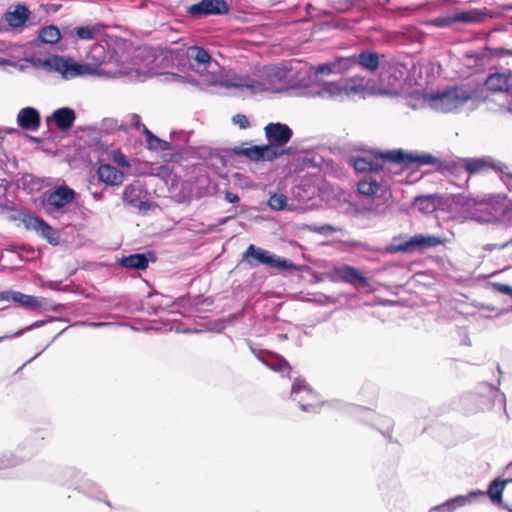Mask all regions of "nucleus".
I'll return each mask as SVG.
<instances>
[{
	"label": "nucleus",
	"instance_id": "f257e3e1",
	"mask_svg": "<svg viewBox=\"0 0 512 512\" xmlns=\"http://www.w3.org/2000/svg\"><path fill=\"white\" fill-rule=\"evenodd\" d=\"M265 135L269 145H254L247 148L235 146L230 150L233 154L245 156L251 161H273L287 152L285 149L279 150L278 147L285 146L291 140L293 131L287 124L269 123L265 127Z\"/></svg>",
	"mask_w": 512,
	"mask_h": 512
},
{
	"label": "nucleus",
	"instance_id": "f03ea898",
	"mask_svg": "<svg viewBox=\"0 0 512 512\" xmlns=\"http://www.w3.org/2000/svg\"><path fill=\"white\" fill-rule=\"evenodd\" d=\"M380 158L393 164H400L410 167L413 164L417 166L437 165V170L442 173H448L458 176L464 171L463 158L458 160L440 161L437 157L429 153L407 152L402 149L387 150L380 153Z\"/></svg>",
	"mask_w": 512,
	"mask_h": 512
},
{
	"label": "nucleus",
	"instance_id": "7ed1b4c3",
	"mask_svg": "<svg viewBox=\"0 0 512 512\" xmlns=\"http://www.w3.org/2000/svg\"><path fill=\"white\" fill-rule=\"evenodd\" d=\"M500 383V378L497 379L496 384L481 382L476 392L461 396L460 403L462 409L468 414L489 410L496 406L505 410L506 397L498 388Z\"/></svg>",
	"mask_w": 512,
	"mask_h": 512
},
{
	"label": "nucleus",
	"instance_id": "20e7f679",
	"mask_svg": "<svg viewBox=\"0 0 512 512\" xmlns=\"http://www.w3.org/2000/svg\"><path fill=\"white\" fill-rule=\"evenodd\" d=\"M481 98L480 91L469 84L454 86L443 92L433 94L429 98L430 106L440 112L448 113L469 100Z\"/></svg>",
	"mask_w": 512,
	"mask_h": 512
},
{
	"label": "nucleus",
	"instance_id": "39448f33",
	"mask_svg": "<svg viewBox=\"0 0 512 512\" xmlns=\"http://www.w3.org/2000/svg\"><path fill=\"white\" fill-rule=\"evenodd\" d=\"M367 87L368 80L365 77L355 76L338 82H324L320 87L310 89L309 93L313 97L344 100L365 92Z\"/></svg>",
	"mask_w": 512,
	"mask_h": 512
},
{
	"label": "nucleus",
	"instance_id": "423d86ee",
	"mask_svg": "<svg viewBox=\"0 0 512 512\" xmlns=\"http://www.w3.org/2000/svg\"><path fill=\"white\" fill-rule=\"evenodd\" d=\"M242 260L251 268L265 265L279 271H302L305 266L293 263L287 258L280 257L271 251L250 244L242 255Z\"/></svg>",
	"mask_w": 512,
	"mask_h": 512
},
{
	"label": "nucleus",
	"instance_id": "0eeeda50",
	"mask_svg": "<svg viewBox=\"0 0 512 512\" xmlns=\"http://www.w3.org/2000/svg\"><path fill=\"white\" fill-rule=\"evenodd\" d=\"M49 72H56L65 80H71L84 75L92 74L94 68L89 64L75 61L71 57L51 54V65Z\"/></svg>",
	"mask_w": 512,
	"mask_h": 512
},
{
	"label": "nucleus",
	"instance_id": "6e6552de",
	"mask_svg": "<svg viewBox=\"0 0 512 512\" xmlns=\"http://www.w3.org/2000/svg\"><path fill=\"white\" fill-rule=\"evenodd\" d=\"M63 479L58 481L63 485L73 486L88 497L101 500L104 495L100 487L90 479L84 478L81 472L73 467H66L61 470Z\"/></svg>",
	"mask_w": 512,
	"mask_h": 512
},
{
	"label": "nucleus",
	"instance_id": "1a4fd4ad",
	"mask_svg": "<svg viewBox=\"0 0 512 512\" xmlns=\"http://www.w3.org/2000/svg\"><path fill=\"white\" fill-rule=\"evenodd\" d=\"M397 238H394V242L384 248V252L388 254L398 252H412L416 250H423L426 248H433L443 244V240L434 235L417 234L410 237L401 243H396Z\"/></svg>",
	"mask_w": 512,
	"mask_h": 512
},
{
	"label": "nucleus",
	"instance_id": "9d476101",
	"mask_svg": "<svg viewBox=\"0 0 512 512\" xmlns=\"http://www.w3.org/2000/svg\"><path fill=\"white\" fill-rule=\"evenodd\" d=\"M291 398L304 412L318 413L320 409L317 393L301 378H296L291 388Z\"/></svg>",
	"mask_w": 512,
	"mask_h": 512
},
{
	"label": "nucleus",
	"instance_id": "9b49d317",
	"mask_svg": "<svg viewBox=\"0 0 512 512\" xmlns=\"http://www.w3.org/2000/svg\"><path fill=\"white\" fill-rule=\"evenodd\" d=\"M230 6L226 0H200L187 7L188 15L193 19L208 16H222L229 12Z\"/></svg>",
	"mask_w": 512,
	"mask_h": 512
},
{
	"label": "nucleus",
	"instance_id": "f8f14e48",
	"mask_svg": "<svg viewBox=\"0 0 512 512\" xmlns=\"http://www.w3.org/2000/svg\"><path fill=\"white\" fill-rule=\"evenodd\" d=\"M355 415L358 419L377 429L389 442H393L392 430L394 422L388 417H382L366 407H356Z\"/></svg>",
	"mask_w": 512,
	"mask_h": 512
},
{
	"label": "nucleus",
	"instance_id": "ddd939ff",
	"mask_svg": "<svg viewBox=\"0 0 512 512\" xmlns=\"http://www.w3.org/2000/svg\"><path fill=\"white\" fill-rule=\"evenodd\" d=\"M23 225L27 230L35 231L41 238L49 244L57 246L60 243L59 233L43 218L25 214L22 219Z\"/></svg>",
	"mask_w": 512,
	"mask_h": 512
},
{
	"label": "nucleus",
	"instance_id": "4468645a",
	"mask_svg": "<svg viewBox=\"0 0 512 512\" xmlns=\"http://www.w3.org/2000/svg\"><path fill=\"white\" fill-rule=\"evenodd\" d=\"M247 343L253 355L269 369L276 372L291 370L290 364L281 355L267 350L257 349L253 346L251 341H247Z\"/></svg>",
	"mask_w": 512,
	"mask_h": 512
},
{
	"label": "nucleus",
	"instance_id": "2eb2a0df",
	"mask_svg": "<svg viewBox=\"0 0 512 512\" xmlns=\"http://www.w3.org/2000/svg\"><path fill=\"white\" fill-rule=\"evenodd\" d=\"M157 260L156 253L148 250L142 253H133L117 259V264L122 268L136 271H144L150 263Z\"/></svg>",
	"mask_w": 512,
	"mask_h": 512
},
{
	"label": "nucleus",
	"instance_id": "dca6fc26",
	"mask_svg": "<svg viewBox=\"0 0 512 512\" xmlns=\"http://www.w3.org/2000/svg\"><path fill=\"white\" fill-rule=\"evenodd\" d=\"M464 172L468 176L478 174L489 169L503 172V169H507V166L502 162L495 161L491 157L481 158H463Z\"/></svg>",
	"mask_w": 512,
	"mask_h": 512
},
{
	"label": "nucleus",
	"instance_id": "f3484780",
	"mask_svg": "<svg viewBox=\"0 0 512 512\" xmlns=\"http://www.w3.org/2000/svg\"><path fill=\"white\" fill-rule=\"evenodd\" d=\"M146 193L140 181H135L127 185L123 191V201L132 207L138 208L139 211L146 212L150 210L152 204L148 200H142Z\"/></svg>",
	"mask_w": 512,
	"mask_h": 512
},
{
	"label": "nucleus",
	"instance_id": "a211bd4d",
	"mask_svg": "<svg viewBox=\"0 0 512 512\" xmlns=\"http://www.w3.org/2000/svg\"><path fill=\"white\" fill-rule=\"evenodd\" d=\"M77 193L74 189L63 184L57 186L47 196V204L55 211H60L66 205L72 203L76 199Z\"/></svg>",
	"mask_w": 512,
	"mask_h": 512
},
{
	"label": "nucleus",
	"instance_id": "6ab92c4d",
	"mask_svg": "<svg viewBox=\"0 0 512 512\" xmlns=\"http://www.w3.org/2000/svg\"><path fill=\"white\" fill-rule=\"evenodd\" d=\"M334 280H339L354 286L368 287L369 280L353 266L342 265L333 270Z\"/></svg>",
	"mask_w": 512,
	"mask_h": 512
},
{
	"label": "nucleus",
	"instance_id": "aec40b11",
	"mask_svg": "<svg viewBox=\"0 0 512 512\" xmlns=\"http://www.w3.org/2000/svg\"><path fill=\"white\" fill-rule=\"evenodd\" d=\"M453 13L455 22L463 23L466 25L480 24L485 22L488 18L494 17V12L487 8L456 10Z\"/></svg>",
	"mask_w": 512,
	"mask_h": 512
},
{
	"label": "nucleus",
	"instance_id": "412c9836",
	"mask_svg": "<svg viewBox=\"0 0 512 512\" xmlns=\"http://www.w3.org/2000/svg\"><path fill=\"white\" fill-rule=\"evenodd\" d=\"M0 301H13L22 307L33 309L41 307L46 302V299L27 295L19 291L7 290L0 292Z\"/></svg>",
	"mask_w": 512,
	"mask_h": 512
},
{
	"label": "nucleus",
	"instance_id": "4be33fe9",
	"mask_svg": "<svg viewBox=\"0 0 512 512\" xmlns=\"http://www.w3.org/2000/svg\"><path fill=\"white\" fill-rule=\"evenodd\" d=\"M18 126L25 131H37L41 124L39 111L34 107H24L17 115Z\"/></svg>",
	"mask_w": 512,
	"mask_h": 512
},
{
	"label": "nucleus",
	"instance_id": "5701e85b",
	"mask_svg": "<svg viewBox=\"0 0 512 512\" xmlns=\"http://www.w3.org/2000/svg\"><path fill=\"white\" fill-rule=\"evenodd\" d=\"M512 85V71L495 72L490 74L485 80V86L492 92H508Z\"/></svg>",
	"mask_w": 512,
	"mask_h": 512
},
{
	"label": "nucleus",
	"instance_id": "b1692460",
	"mask_svg": "<svg viewBox=\"0 0 512 512\" xmlns=\"http://www.w3.org/2000/svg\"><path fill=\"white\" fill-rule=\"evenodd\" d=\"M50 119L59 131L65 132L73 127L76 120V113L70 107H61L53 111Z\"/></svg>",
	"mask_w": 512,
	"mask_h": 512
},
{
	"label": "nucleus",
	"instance_id": "393cba45",
	"mask_svg": "<svg viewBox=\"0 0 512 512\" xmlns=\"http://www.w3.org/2000/svg\"><path fill=\"white\" fill-rule=\"evenodd\" d=\"M354 60L356 67L370 73H375L380 66V55L369 49H362L359 53H355Z\"/></svg>",
	"mask_w": 512,
	"mask_h": 512
},
{
	"label": "nucleus",
	"instance_id": "a878e982",
	"mask_svg": "<svg viewBox=\"0 0 512 512\" xmlns=\"http://www.w3.org/2000/svg\"><path fill=\"white\" fill-rule=\"evenodd\" d=\"M222 85L226 88H246L249 89L252 93H261L269 89L264 81L250 77L239 78L235 81H225Z\"/></svg>",
	"mask_w": 512,
	"mask_h": 512
},
{
	"label": "nucleus",
	"instance_id": "bb28decb",
	"mask_svg": "<svg viewBox=\"0 0 512 512\" xmlns=\"http://www.w3.org/2000/svg\"><path fill=\"white\" fill-rule=\"evenodd\" d=\"M97 175L99 181L111 186L120 185L124 180V174L111 164L100 165Z\"/></svg>",
	"mask_w": 512,
	"mask_h": 512
},
{
	"label": "nucleus",
	"instance_id": "cd10ccee",
	"mask_svg": "<svg viewBox=\"0 0 512 512\" xmlns=\"http://www.w3.org/2000/svg\"><path fill=\"white\" fill-rule=\"evenodd\" d=\"M40 448V439L36 435H29L17 447L16 454H18L23 462L29 461Z\"/></svg>",
	"mask_w": 512,
	"mask_h": 512
},
{
	"label": "nucleus",
	"instance_id": "c85d7f7f",
	"mask_svg": "<svg viewBox=\"0 0 512 512\" xmlns=\"http://www.w3.org/2000/svg\"><path fill=\"white\" fill-rule=\"evenodd\" d=\"M30 11L25 5H17L13 11H7L4 19L12 28H19L25 25L30 17Z\"/></svg>",
	"mask_w": 512,
	"mask_h": 512
},
{
	"label": "nucleus",
	"instance_id": "c756f323",
	"mask_svg": "<svg viewBox=\"0 0 512 512\" xmlns=\"http://www.w3.org/2000/svg\"><path fill=\"white\" fill-rule=\"evenodd\" d=\"M507 485V481L501 478L493 479L489 485L488 489L484 492L483 496H487L491 503L494 505H498L499 507L504 503L503 502V492Z\"/></svg>",
	"mask_w": 512,
	"mask_h": 512
},
{
	"label": "nucleus",
	"instance_id": "7c9ffc66",
	"mask_svg": "<svg viewBox=\"0 0 512 512\" xmlns=\"http://www.w3.org/2000/svg\"><path fill=\"white\" fill-rule=\"evenodd\" d=\"M482 490H472L466 495H457L444 502V506H448V512H454L456 509L470 505L474 499L483 496Z\"/></svg>",
	"mask_w": 512,
	"mask_h": 512
},
{
	"label": "nucleus",
	"instance_id": "2f4dec72",
	"mask_svg": "<svg viewBox=\"0 0 512 512\" xmlns=\"http://www.w3.org/2000/svg\"><path fill=\"white\" fill-rule=\"evenodd\" d=\"M61 39V33L57 26L49 25L40 29L38 37L32 41L33 46L41 44H56Z\"/></svg>",
	"mask_w": 512,
	"mask_h": 512
},
{
	"label": "nucleus",
	"instance_id": "473e14b6",
	"mask_svg": "<svg viewBox=\"0 0 512 512\" xmlns=\"http://www.w3.org/2000/svg\"><path fill=\"white\" fill-rule=\"evenodd\" d=\"M23 463V459L15 452L3 453L0 455V479L5 477V470L14 468Z\"/></svg>",
	"mask_w": 512,
	"mask_h": 512
},
{
	"label": "nucleus",
	"instance_id": "72a5a7b5",
	"mask_svg": "<svg viewBox=\"0 0 512 512\" xmlns=\"http://www.w3.org/2000/svg\"><path fill=\"white\" fill-rule=\"evenodd\" d=\"M380 189V185L372 176H367L357 184V190L360 194L365 196H374Z\"/></svg>",
	"mask_w": 512,
	"mask_h": 512
},
{
	"label": "nucleus",
	"instance_id": "f704fd0d",
	"mask_svg": "<svg viewBox=\"0 0 512 512\" xmlns=\"http://www.w3.org/2000/svg\"><path fill=\"white\" fill-rule=\"evenodd\" d=\"M187 57L194 60L199 65L209 64L212 60L208 50L199 46L188 48Z\"/></svg>",
	"mask_w": 512,
	"mask_h": 512
},
{
	"label": "nucleus",
	"instance_id": "c9c22d12",
	"mask_svg": "<svg viewBox=\"0 0 512 512\" xmlns=\"http://www.w3.org/2000/svg\"><path fill=\"white\" fill-rule=\"evenodd\" d=\"M354 169L358 172H378L382 165L365 157H357L353 163Z\"/></svg>",
	"mask_w": 512,
	"mask_h": 512
},
{
	"label": "nucleus",
	"instance_id": "e433bc0d",
	"mask_svg": "<svg viewBox=\"0 0 512 512\" xmlns=\"http://www.w3.org/2000/svg\"><path fill=\"white\" fill-rule=\"evenodd\" d=\"M504 239L500 243L486 244L483 246V250L492 252L493 250H504L512 246V226H506L502 235Z\"/></svg>",
	"mask_w": 512,
	"mask_h": 512
},
{
	"label": "nucleus",
	"instance_id": "4c0bfd02",
	"mask_svg": "<svg viewBox=\"0 0 512 512\" xmlns=\"http://www.w3.org/2000/svg\"><path fill=\"white\" fill-rule=\"evenodd\" d=\"M333 62L335 63V70L337 74L347 73L356 68L354 54L347 57H335Z\"/></svg>",
	"mask_w": 512,
	"mask_h": 512
},
{
	"label": "nucleus",
	"instance_id": "58836bf2",
	"mask_svg": "<svg viewBox=\"0 0 512 512\" xmlns=\"http://www.w3.org/2000/svg\"><path fill=\"white\" fill-rule=\"evenodd\" d=\"M148 297L152 299V302L146 303L149 314L157 315L160 310L169 306L168 303H164V296L157 292L149 293Z\"/></svg>",
	"mask_w": 512,
	"mask_h": 512
},
{
	"label": "nucleus",
	"instance_id": "ea45409f",
	"mask_svg": "<svg viewBox=\"0 0 512 512\" xmlns=\"http://www.w3.org/2000/svg\"><path fill=\"white\" fill-rule=\"evenodd\" d=\"M415 206L422 213H432L435 208V200L432 195H421L415 198Z\"/></svg>",
	"mask_w": 512,
	"mask_h": 512
},
{
	"label": "nucleus",
	"instance_id": "a19ab883",
	"mask_svg": "<svg viewBox=\"0 0 512 512\" xmlns=\"http://www.w3.org/2000/svg\"><path fill=\"white\" fill-rule=\"evenodd\" d=\"M100 33V27L97 25L79 26L75 28V34L81 40H92Z\"/></svg>",
	"mask_w": 512,
	"mask_h": 512
},
{
	"label": "nucleus",
	"instance_id": "79ce46f5",
	"mask_svg": "<svg viewBox=\"0 0 512 512\" xmlns=\"http://www.w3.org/2000/svg\"><path fill=\"white\" fill-rule=\"evenodd\" d=\"M288 198L284 194L274 193L268 200V206L275 211L284 210L287 206Z\"/></svg>",
	"mask_w": 512,
	"mask_h": 512
},
{
	"label": "nucleus",
	"instance_id": "37998d69",
	"mask_svg": "<svg viewBox=\"0 0 512 512\" xmlns=\"http://www.w3.org/2000/svg\"><path fill=\"white\" fill-rule=\"evenodd\" d=\"M25 62L29 63L31 66H33L35 68H41V69L49 72L50 65H51V55H49L45 58H40L38 56L32 55V56L26 57Z\"/></svg>",
	"mask_w": 512,
	"mask_h": 512
},
{
	"label": "nucleus",
	"instance_id": "c03bdc74",
	"mask_svg": "<svg viewBox=\"0 0 512 512\" xmlns=\"http://www.w3.org/2000/svg\"><path fill=\"white\" fill-rule=\"evenodd\" d=\"M454 23H456L454 20V13H452L451 15H446V16H438V17L432 18L429 21L430 25L437 27V28H448V27H451Z\"/></svg>",
	"mask_w": 512,
	"mask_h": 512
},
{
	"label": "nucleus",
	"instance_id": "a18cd8bd",
	"mask_svg": "<svg viewBox=\"0 0 512 512\" xmlns=\"http://www.w3.org/2000/svg\"><path fill=\"white\" fill-rule=\"evenodd\" d=\"M493 208L486 206L481 214L475 216L474 219L480 223H492L498 220V216L492 212Z\"/></svg>",
	"mask_w": 512,
	"mask_h": 512
},
{
	"label": "nucleus",
	"instance_id": "49530a36",
	"mask_svg": "<svg viewBox=\"0 0 512 512\" xmlns=\"http://www.w3.org/2000/svg\"><path fill=\"white\" fill-rule=\"evenodd\" d=\"M316 74H321V75L337 74L336 70H335V63L333 62V60L319 64L316 68Z\"/></svg>",
	"mask_w": 512,
	"mask_h": 512
},
{
	"label": "nucleus",
	"instance_id": "de8ad7c7",
	"mask_svg": "<svg viewBox=\"0 0 512 512\" xmlns=\"http://www.w3.org/2000/svg\"><path fill=\"white\" fill-rule=\"evenodd\" d=\"M308 229L311 232H315V233H318V234H321V235H324V236H329L333 232L336 231V228L333 227L332 225H329V224H324V225H321V226L309 225Z\"/></svg>",
	"mask_w": 512,
	"mask_h": 512
},
{
	"label": "nucleus",
	"instance_id": "09e8293b",
	"mask_svg": "<svg viewBox=\"0 0 512 512\" xmlns=\"http://www.w3.org/2000/svg\"><path fill=\"white\" fill-rule=\"evenodd\" d=\"M143 133L146 138V142L150 149H156L157 143L160 142V138L154 135L146 126H143Z\"/></svg>",
	"mask_w": 512,
	"mask_h": 512
},
{
	"label": "nucleus",
	"instance_id": "8fccbe9b",
	"mask_svg": "<svg viewBox=\"0 0 512 512\" xmlns=\"http://www.w3.org/2000/svg\"><path fill=\"white\" fill-rule=\"evenodd\" d=\"M232 121L238 125L240 129H247L250 127V122L244 114H236L233 116Z\"/></svg>",
	"mask_w": 512,
	"mask_h": 512
},
{
	"label": "nucleus",
	"instance_id": "3c124183",
	"mask_svg": "<svg viewBox=\"0 0 512 512\" xmlns=\"http://www.w3.org/2000/svg\"><path fill=\"white\" fill-rule=\"evenodd\" d=\"M493 288L502 294L509 295L512 298V287L508 284L494 283Z\"/></svg>",
	"mask_w": 512,
	"mask_h": 512
},
{
	"label": "nucleus",
	"instance_id": "603ef678",
	"mask_svg": "<svg viewBox=\"0 0 512 512\" xmlns=\"http://www.w3.org/2000/svg\"><path fill=\"white\" fill-rule=\"evenodd\" d=\"M489 50L491 52H493V55L498 58L512 56V49L498 47V48H493V49H489Z\"/></svg>",
	"mask_w": 512,
	"mask_h": 512
},
{
	"label": "nucleus",
	"instance_id": "864d4df0",
	"mask_svg": "<svg viewBox=\"0 0 512 512\" xmlns=\"http://www.w3.org/2000/svg\"><path fill=\"white\" fill-rule=\"evenodd\" d=\"M129 125L131 127L136 128V129H140V128L143 129V126H145L141 122V117L138 114H131V115H129Z\"/></svg>",
	"mask_w": 512,
	"mask_h": 512
},
{
	"label": "nucleus",
	"instance_id": "5fc2aeb1",
	"mask_svg": "<svg viewBox=\"0 0 512 512\" xmlns=\"http://www.w3.org/2000/svg\"><path fill=\"white\" fill-rule=\"evenodd\" d=\"M47 321L46 320H38V321H35L34 323H32L31 325L21 329L20 331H18L16 333V336H21L24 332H27V331H30V330H33V329H36V328H39V327H42Z\"/></svg>",
	"mask_w": 512,
	"mask_h": 512
},
{
	"label": "nucleus",
	"instance_id": "6e6d98bb",
	"mask_svg": "<svg viewBox=\"0 0 512 512\" xmlns=\"http://www.w3.org/2000/svg\"><path fill=\"white\" fill-rule=\"evenodd\" d=\"M74 325H80V326H88L93 328H99L110 325L108 322H88V321H81L77 322Z\"/></svg>",
	"mask_w": 512,
	"mask_h": 512
},
{
	"label": "nucleus",
	"instance_id": "4d7b16f0",
	"mask_svg": "<svg viewBox=\"0 0 512 512\" xmlns=\"http://www.w3.org/2000/svg\"><path fill=\"white\" fill-rule=\"evenodd\" d=\"M225 200H226L228 203H232V204H234V203L239 202L240 198H239L238 194L227 191V192L225 193Z\"/></svg>",
	"mask_w": 512,
	"mask_h": 512
},
{
	"label": "nucleus",
	"instance_id": "13d9d810",
	"mask_svg": "<svg viewBox=\"0 0 512 512\" xmlns=\"http://www.w3.org/2000/svg\"><path fill=\"white\" fill-rule=\"evenodd\" d=\"M114 160L121 167H128L129 166V163H128L127 159L122 154H119L118 156H115Z\"/></svg>",
	"mask_w": 512,
	"mask_h": 512
},
{
	"label": "nucleus",
	"instance_id": "bf43d9fd",
	"mask_svg": "<svg viewBox=\"0 0 512 512\" xmlns=\"http://www.w3.org/2000/svg\"><path fill=\"white\" fill-rule=\"evenodd\" d=\"M156 146H157L156 149H159L161 151H167V150L171 149L170 143L168 141H165L162 139H160V142L157 143Z\"/></svg>",
	"mask_w": 512,
	"mask_h": 512
},
{
	"label": "nucleus",
	"instance_id": "052dcab7",
	"mask_svg": "<svg viewBox=\"0 0 512 512\" xmlns=\"http://www.w3.org/2000/svg\"><path fill=\"white\" fill-rule=\"evenodd\" d=\"M505 473L508 475V477L504 480L507 481V484L512 483V461L507 464Z\"/></svg>",
	"mask_w": 512,
	"mask_h": 512
},
{
	"label": "nucleus",
	"instance_id": "680f3d73",
	"mask_svg": "<svg viewBox=\"0 0 512 512\" xmlns=\"http://www.w3.org/2000/svg\"><path fill=\"white\" fill-rule=\"evenodd\" d=\"M429 512H448V506H444V502L442 504L436 505L429 510Z\"/></svg>",
	"mask_w": 512,
	"mask_h": 512
},
{
	"label": "nucleus",
	"instance_id": "e2e57ef3",
	"mask_svg": "<svg viewBox=\"0 0 512 512\" xmlns=\"http://www.w3.org/2000/svg\"><path fill=\"white\" fill-rule=\"evenodd\" d=\"M60 283L61 282H58V281H49L46 286L51 289V290H55V291H58L60 290Z\"/></svg>",
	"mask_w": 512,
	"mask_h": 512
},
{
	"label": "nucleus",
	"instance_id": "0e129e2a",
	"mask_svg": "<svg viewBox=\"0 0 512 512\" xmlns=\"http://www.w3.org/2000/svg\"><path fill=\"white\" fill-rule=\"evenodd\" d=\"M233 211H234L233 215L218 219V225H220V226L225 225L230 219H232L236 214V209H233Z\"/></svg>",
	"mask_w": 512,
	"mask_h": 512
},
{
	"label": "nucleus",
	"instance_id": "69168bd1",
	"mask_svg": "<svg viewBox=\"0 0 512 512\" xmlns=\"http://www.w3.org/2000/svg\"><path fill=\"white\" fill-rule=\"evenodd\" d=\"M93 198L97 201H100L102 200L103 196H104V192L103 191H92L91 192Z\"/></svg>",
	"mask_w": 512,
	"mask_h": 512
},
{
	"label": "nucleus",
	"instance_id": "338daca9",
	"mask_svg": "<svg viewBox=\"0 0 512 512\" xmlns=\"http://www.w3.org/2000/svg\"><path fill=\"white\" fill-rule=\"evenodd\" d=\"M170 76H171L172 80L175 82H183L184 81V77L181 75L172 73Z\"/></svg>",
	"mask_w": 512,
	"mask_h": 512
},
{
	"label": "nucleus",
	"instance_id": "774afa93",
	"mask_svg": "<svg viewBox=\"0 0 512 512\" xmlns=\"http://www.w3.org/2000/svg\"><path fill=\"white\" fill-rule=\"evenodd\" d=\"M500 508L504 509V510H507L508 512H512V506L506 504V503H503Z\"/></svg>",
	"mask_w": 512,
	"mask_h": 512
}]
</instances>
